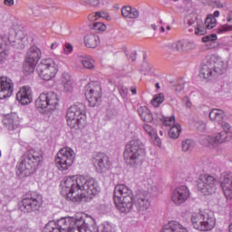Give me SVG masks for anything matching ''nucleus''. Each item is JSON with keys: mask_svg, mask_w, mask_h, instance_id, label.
Returning a JSON list of instances; mask_svg holds the SVG:
<instances>
[{"mask_svg": "<svg viewBox=\"0 0 232 232\" xmlns=\"http://www.w3.org/2000/svg\"><path fill=\"white\" fill-rule=\"evenodd\" d=\"M36 73L43 81H52L57 75V64L52 58L43 59L36 66Z\"/></svg>", "mask_w": 232, "mask_h": 232, "instance_id": "11", "label": "nucleus"}, {"mask_svg": "<svg viewBox=\"0 0 232 232\" xmlns=\"http://www.w3.org/2000/svg\"><path fill=\"white\" fill-rule=\"evenodd\" d=\"M161 232H188V228L182 227V225L177 221H171L163 227Z\"/></svg>", "mask_w": 232, "mask_h": 232, "instance_id": "27", "label": "nucleus"}, {"mask_svg": "<svg viewBox=\"0 0 232 232\" xmlns=\"http://www.w3.org/2000/svg\"><path fill=\"white\" fill-rule=\"evenodd\" d=\"M217 30V34H226V32H232V25L227 24L220 25Z\"/></svg>", "mask_w": 232, "mask_h": 232, "instance_id": "44", "label": "nucleus"}, {"mask_svg": "<svg viewBox=\"0 0 232 232\" xmlns=\"http://www.w3.org/2000/svg\"><path fill=\"white\" fill-rule=\"evenodd\" d=\"M208 60L210 61V64H212L216 75H223V73H226L227 71V63H226L220 56L212 54Z\"/></svg>", "mask_w": 232, "mask_h": 232, "instance_id": "22", "label": "nucleus"}, {"mask_svg": "<svg viewBox=\"0 0 232 232\" xmlns=\"http://www.w3.org/2000/svg\"><path fill=\"white\" fill-rule=\"evenodd\" d=\"M18 208L23 213H35L43 208V196L37 192H28L18 203Z\"/></svg>", "mask_w": 232, "mask_h": 232, "instance_id": "7", "label": "nucleus"}, {"mask_svg": "<svg viewBox=\"0 0 232 232\" xmlns=\"http://www.w3.org/2000/svg\"><path fill=\"white\" fill-rule=\"evenodd\" d=\"M182 151H191L195 148V142L192 140H186L181 144Z\"/></svg>", "mask_w": 232, "mask_h": 232, "instance_id": "39", "label": "nucleus"}, {"mask_svg": "<svg viewBox=\"0 0 232 232\" xmlns=\"http://www.w3.org/2000/svg\"><path fill=\"white\" fill-rule=\"evenodd\" d=\"M220 16V12L219 11H215L214 15L209 14L206 19H205V25L208 30H211L217 26V19L215 17H219Z\"/></svg>", "mask_w": 232, "mask_h": 232, "instance_id": "34", "label": "nucleus"}, {"mask_svg": "<svg viewBox=\"0 0 232 232\" xmlns=\"http://www.w3.org/2000/svg\"><path fill=\"white\" fill-rule=\"evenodd\" d=\"M151 28L157 30V26L155 24H151Z\"/></svg>", "mask_w": 232, "mask_h": 232, "instance_id": "60", "label": "nucleus"}, {"mask_svg": "<svg viewBox=\"0 0 232 232\" xmlns=\"http://www.w3.org/2000/svg\"><path fill=\"white\" fill-rule=\"evenodd\" d=\"M144 157H146V147L140 139L134 138L125 146L123 159L130 168H138L142 164Z\"/></svg>", "mask_w": 232, "mask_h": 232, "instance_id": "4", "label": "nucleus"}, {"mask_svg": "<svg viewBox=\"0 0 232 232\" xmlns=\"http://www.w3.org/2000/svg\"><path fill=\"white\" fill-rule=\"evenodd\" d=\"M44 158L43 152L37 151L34 149L27 150L21 157L20 163L17 165L18 171L23 177H30L34 175L41 166Z\"/></svg>", "mask_w": 232, "mask_h": 232, "instance_id": "3", "label": "nucleus"}, {"mask_svg": "<svg viewBox=\"0 0 232 232\" xmlns=\"http://www.w3.org/2000/svg\"><path fill=\"white\" fill-rule=\"evenodd\" d=\"M156 88H157L158 90H160V85L159 83H156Z\"/></svg>", "mask_w": 232, "mask_h": 232, "instance_id": "62", "label": "nucleus"}, {"mask_svg": "<svg viewBox=\"0 0 232 232\" xmlns=\"http://www.w3.org/2000/svg\"><path fill=\"white\" fill-rule=\"evenodd\" d=\"M231 21H232V12L230 14H228L227 16V22L231 23Z\"/></svg>", "mask_w": 232, "mask_h": 232, "instance_id": "54", "label": "nucleus"}, {"mask_svg": "<svg viewBox=\"0 0 232 232\" xmlns=\"http://www.w3.org/2000/svg\"><path fill=\"white\" fill-rule=\"evenodd\" d=\"M187 102H186V106L187 108H191V102L189 101V99L186 98Z\"/></svg>", "mask_w": 232, "mask_h": 232, "instance_id": "55", "label": "nucleus"}, {"mask_svg": "<svg viewBox=\"0 0 232 232\" xmlns=\"http://www.w3.org/2000/svg\"><path fill=\"white\" fill-rule=\"evenodd\" d=\"M125 53H126L127 59L132 61V63L137 60V51H131V52L127 51Z\"/></svg>", "mask_w": 232, "mask_h": 232, "instance_id": "46", "label": "nucleus"}, {"mask_svg": "<svg viewBox=\"0 0 232 232\" xmlns=\"http://www.w3.org/2000/svg\"><path fill=\"white\" fill-rule=\"evenodd\" d=\"M61 186L62 195L72 202L86 201V198H92L101 193V187L95 179L83 176L66 178Z\"/></svg>", "mask_w": 232, "mask_h": 232, "instance_id": "1", "label": "nucleus"}, {"mask_svg": "<svg viewBox=\"0 0 232 232\" xmlns=\"http://www.w3.org/2000/svg\"><path fill=\"white\" fill-rule=\"evenodd\" d=\"M113 227L110 223H103L95 227V220L92 218H62L55 221H50L43 228L42 232H112Z\"/></svg>", "mask_w": 232, "mask_h": 232, "instance_id": "2", "label": "nucleus"}, {"mask_svg": "<svg viewBox=\"0 0 232 232\" xmlns=\"http://www.w3.org/2000/svg\"><path fill=\"white\" fill-rule=\"evenodd\" d=\"M133 191L124 184L116 185L113 192V200L116 209L123 215H128L133 209Z\"/></svg>", "mask_w": 232, "mask_h": 232, "instance_id": "5", "label": "nucleus"}, {"mask_svg": "<svg viewBox=\"0 0 232 232\" xmlns=\"http://www.w3.org/2000/svg\"><path fill=\"white\" fill-rule=\"evenodd\" d=\"M229 227V231H230V232H232V224H231V225H229V227Z\"/></svg>", "mask_w": 232, "mask_h": 232, "instance_id": "63", "label": "nucleus"}, {"mask_svg": "<svg viewBox=\"0 0 232 232\" xmlns=\"http://www.w3.org/2000/svg\"><path fill=\"white\" fill-rule=\"evenodd\" d=\"M160 32H161V34H164V32H166V29L164 28V26L160 27Z\"/></svg>", "mask_w": 232, "mask_h": 232, "instance_id": "59", "label": "nucleus"}, {"mask_svg": "<svg viewBox=\"0 0 232 232\" xmlns=\"http://www.w3.org/2000/svg\"><path fill=\"white\" fill-rule=\"evenodd\" d=\"M192 226L198 231H211L215 227L217 221L213 213H198L191 217Z\"/></svg>", "mask_w": 232, "mask_h": 232, "instance_id": "10", "label": "nucleus"}, {"mask_svg": "<svg viewBox=\"0 0 232 232\" xmlns=\"http://www.w3.org/2000/svg\"><path fill=\"white\" fill-rule=\"evenodd\" d=\"M180 131H182V129L180 128L179 124H176L172 126L169 130V137L170 139H179L180 135Z\"/></svg>", "mask_w": 232, "mask_h": 232, "instance_id": "37", "label": "nucleus"}, {"mask_svg": "<svg viewBox=\"0 0 232 232\" xmlns=\"http://www.w3.org/2000/svg\"><path fill=\"white\" fill-rule=\"evenodd\" d=\"M37 8L43 9V8H44V7H43V5H37Z\"/></svg>", "mask_w": 232, "mask_h": 232, "instance_id": "61", "label": "nucleus"}, {"mask_svg": "<svg viewBox=\"0 0 232 232\" xmlns=\"http://www.w3.org/2000/svg\"><path fill=\"white\" fill-rule=\"evenodd\" d=\"M210 121H216L217 122H220L222 119H224V111L218 109H213L209 112Z\"/></svg>", "mask_w": 232, "mask_h": 232, "instance_id": "35", "label": "nucleus"}, {"mask_svg": "<svg viewBox=\"0 0 232 232\" xmlns=\"http://www.w3.org/2000/svg\"><path fill=\"white\" fill-rule=\"evenodd\" d=\"M59 104L57 93L53 92H42L35 101V108L40 113L46 115L48 111L55 110Z\"/></svg>", "mask_w": 232, "mask_h": 232, "instance_id": "8", "label": "nucleus"}, {"mask_svg": "<svg viewBox=\"0 0 232 232\" xmlns=\"http://www.w3.org/2000/svg\"><path fill=\"white\" fill-rule=\"evenodd\" d=\"M167 48L172 52H184V41L179 40L175 43H170L167 45Z\"/></svg>", "mask_w": 232, "mask_h": 232, "instance_id": "36", "label": "nucleus"}, {"mask_svg": "<svg viewBox=\"0 0 232 232\" xmlns=\"http://www.w3.org/2000/svg\"><path fill=\"white\" fill-rule=\"evenodd\" d=\"M8 42H6L5 36L0 35V64L6 59L8 55Z\"/></svg>", "mask_w": 232, "mask_h": 232, "instance_id": "30", "label": "nucleus"}, {"mask_svg": "<svg viewBox=\"0 0 232 232\" xmlns=\"http://www.w3.org/2000/svg\"><path fill=\"white\" fill-rule=\"evenodd\" d=\"M121 15L127 17V19H137L139 17V10L130 5H125L121 8Z\"/></svg>", "mask_w": 232, "mask_h": 232, "instance_id": "28", "label": "nucleus"}, {"mask_svg": "<svg viewBox=\"0 0 232 232\" xmlns=\"http://www.w3.org/2000/svg\"><path fill=\"white\" fill-rule=\"evenodd\" d=\"M95 15L102 19H108V17H110L108 13H104V12H96Z\"/></svg>", "mask_w": 232, "mask_h": 232, "instance_id": "49", "label": "nucleus"}, {"mask_svg": "<svg viewBox=\"0 0 232 232\" xmlns=\"http://www.w3.org/2000/svg\"><path fill=\"white\" fill-rule=\"evenodd\" d=\"M85 97L92 108L101 105L102 99V86L99 82L90 83L85 89Z\"/></svg>", "mask_w": 232, "mask_h": 232, "instance_id": "14", "label": "nucleus"}, {"mask_svg": "<svg viewBox=\"0 0 232 232\" xmlns=\"http://www.w3.org/2000/svg\"><path fill=\"white\" fill-rule=\"evenodd\" d=\"M14 0H4V5H5V6H14Z\"/></svg>", "mask_w": 232, "mask_h": 232, "instance_id": "53", "label": "nucleus"}, {"mask_svg": "<svg viewBox=\"0 0 232 232\" xmlns=\"http://www.w3.org/2000/svg\"><path fill=\"white\" fill-rule=\"evenodd\" d=\"M196 47L195 43L183 41V52H191V50H195Z\"/></svg>", "mask_w": 232, "mask_h": 232, "instance_id": "41", "label": "nucleus"}, {"mask_svg": "<svg viewBox=\"0 0 232 232\" xmlns=\"http://www.w3.org/2000/svg\"><path fill=\"white\" fill-rule=\"evenodd\" d=\"M197 186L203 195H213L217 191V179L213 176H203L198 179Z\"/></svg>", "mask_w": 232, "mask_h": 232, "instance_id": "18", "label": "nucleus"}, {"mask_svg": "<svg viewBox=\"0 0 232 232\" xmlns=\"http://www.w3.org/2000/svg\"><path fill=\"white\" fill-rule=\"evenodd\" d=\"M92 29L97 30L98 32H104L106 30V24L101 22H96L92 24Z\"/></svg>", "mask_w": 232, "mask_h": 232, "instance_id": "45", "label": "nucleus"}, {"mask_svg": "<svg viewBox=\"0 0 232 232\" xmlns=\"http://www.w3.org/2000/svg\"><path fill=\"white\" fill-rule=\"evenodd\" d=\"M221 126L224 131L215 134L214 136L202 135L199 137V143L207 148H217L218 144L226 142L227 133H229V130H231V125L226 121H223Z\"/></svg>", "mask_w": 232, "mask_h": 232, "instance_id": "9", "label": "nucleus"}, {"mask_svg": "<svg viewBox=\"0 0 232 232\" xmlns=\"http://www.w3.org/2000/svg\"><path fill=\"white\" fill-rule=\"evenodd\" d=\"M72 52H73V45H72L70 44H67L65 45V48H64V53H72Z\"/></svg>", "mask_w": 232, "mask_h": 232, "instance_id": "51", "label": "nucleus"}, {"mask_svg": "<svg viewBox=\"0 0 232 232\" xmlns=\"http://www.w3.org/2000/svg\"><path fill=\"white\" fill-rule=\"evenodd\" d=\"M82 64L84 66V68H87V70H93L95 66L93 65V60L90 58H85L82 61Z\"/></svg>", "mask_w": 232, "mask_h": 232, "instance_id": "42", "label": "nucleus"}, {"mask_svg": "<svg viewBox=\"0 0 232 232\" xmlns=\"http://www.w3.org/2000/svg\"><path fill=\"white\" fill-rule=\"evenodd\" d=\"M199 75L204 79H209L210 77L217 75L213 70V65L211 64L209 58L201 63Z\"/></svg>", "mask_w": 232, "mask_h": 232, "instance_id": "26", "label": "nucleus"}, {"mask_svg": "<svg viewBox=\"0 0 232 232\" xmlns=\"http://www.w3.org/2000/svg\"><path fill=\"white\" fill-rule=\"evenodd\" d=\"M5 127L9 131H14L19 128V116L16 113L8 114L3 121Z\"/></svg>", "mask_w": 232, "mask_h": 232, "instance_id": "25", "label": "nucleus"}, {"mask_svg": "<svg viewBox=\"0 0 232 232\" xmlns=\"http://www.w3.org/2000/svg\"><path fill=\"white\" fill-rule=\"evenodd\" d=\"M167 30H171V26L168 25Z\"/></svg>", "mask_w": 232, "mask_h": 232, "instance_id": "64", "label": "nucleus"}, {"mask_svg": "<svg viewBox=\"0 0 232 232\" xmlns=\"http://www.w3.org/2000/svg\"><path fill=\"white\" fill-rule=\"evenodd\" d=\"M16 101L23 104V106L30 104L32 101H34L32 88H30V86L22 87L20 91L16 93Z\"/></svg>", "mask_w": 232, "mask_h": 232, "instance_id": "24", "label": "nucleus"}, {"mask_svg": "<svg viewBox=\"0 0 232 232\" xmlns=\"http://www.w3.org/2000/svg\"><path fill=\"white\" fill-rule=\"evenodd\" d=\"M55 48H57V43L52 44L51 50H55Z\"/></svg>", "mask_w": 232, "mask_h": 232, "instance_id": "57", "label": "nucleus"}, {"mask_svg": "<svg viewBox=\"0 0 232 232\" xmlns=\"http://www.w3.org/2000/svg\"><path fill=\"white\" fill-rule=\"evenodd\" d=\"M143 130L150 137H155V135H157V130H155V129H153V127L150 124H144L143 125Z\"/></svg>", "mask_w": 232, "mask_h": 232, "instance_id": "43", "label": "nucleus"}, {"mask_svg": "<svg viewBox=\"0 0 232 232\" xmlns=\"http://www.w3.org/2000/svg\"><path fill=\"white\" fill-rule=\"evenodd\" d=\"M42 55L43 53L41 52V49L35 45H33L28 49L23 65V72L25 75H30V73L35 72V66H37V63H39Z\"/></svg>", "mask_w": 232, "mask_h": 232, "instance_id": "12", "label": "nucleus"}, {"mask_svg": "<svg viewBox=\"0 0 232 232\" xmlns=\"http://www.w3.org/2000/svg\"><path fill=\"white\" fill-rule=\"evenodd\" d=\"M87 5H91V6H98L99 0H84Z\"/></svg>", "mask_w": 232, "mask_h": 232, "instance_id": "52", "label": "nucleus"}, {"mask_svg": "<svg viewBox=\"0 0 232 232\" xmlns=\"http://www.w3.org/2000/svg\"><path fill=\"white\" fill-rule=\"evenodd\" d=\"M92 162L93 166H95L97 173H106V171H110V169L111 168L110 157L102 152L96 153L92 157Z\"/></svg>", "mask_w": 232, "mask_h": 232, "instance_id": "19", "label": "nucleus"}, {"mask_svg": "<svg viewBox=\"0 0 232 232\" xmlns=\"http://www.w3.org/2000/svg\"><path fill=\"white\" fill-rule=\"evenodd\" d=\"M75 160V152L70 147L63 148L57 153L55 164L60 171H66Z\"/></svg>", "mask_w": 232, "mask_h": 232, "instance_id": "13", "label": "nucleus"}, {"mask_svg": "<svg viewBox=\"0 0 232 232\" xmlns=\"http://www.w3.org/2000/svg\"><path fill=\"white\" fill-rule=\"evenodd\" d=\"M157 119L160 122H162L163 126H173L175 124V116L166 117L160 115Z\"/></svg>", "mask_w": 232, "mask_h": 232, "instance_id": "38", "label": "nucleus"}, {"mask_svg": "<svg viewBox=\"0 0 232 232\" xmlns=\"http://www.w3.org/2000/svg\"><path fill=\"white\" fill-rule=\"evenodd\" d=\"M155 142L157 143V146H160V139L156 138Z\"/></svg>", "mask_w": 232, "mask_h": 232, "instance_id": "58", "label": "nucleus"}, {"mask_svg": "<svg viewBox=\"0 0 232 232\" xmlns=\"http://www.w3.org/2000/svg\"><path fill=\"white\" fill-rule=\"evenodd\" d=\"M120 95H121V97H126V95H128V87L121 86L120 89Z\"/></svg>", "mask_w": 232, "mask_h": 232, "instance_id": "50", "label": "nucleus"}, {"mask_svg": "<svg viewBox=\"0 0 232 232\" xmlns=\"http://www.w3.org/2000/svg\"><path fill=\"white\" fill-rule=\"evenodd\" d=\"M62 82L64 92H72L73 90V81H72V76L68 72L62 74Z\"/></svg>", "mask_w": 232, "mask_h": 232, "instance_id": "33", "label": "nucleus"}, {"mask_svg": "<svg viewBox=\"0 0 232 232\" xmlns=\"http://www.w3.org/2000/svg\"><path fill=\"white\" fill-rule=\"evenodd\" d=\"M158 191L157 186H150L149 191H140L134 197V204L138 211H147L150 209L151 206V202L150 201V193H156Z\"/></svg>", "mask_w": 232, "mask_h": 232, "instance_id": "17", "label": "nucleus"}, {"mask_svg": "<svg viewBox=\"0 0 232 232\" xmlns=\"http://www.w3.org/2000/svg\"><path fill=\"white\" fill-rule=\"evenodd\" d=\"M217 39V34H211L202 37L203 43H207V46L209 50H213V48H217V46H218Z\"/></svg>", "mask_w": 232, "mask_h": 232, "instance_id": "32", "label": "nucleus"}, {"mask_svg": "<svg viewBox=\"0 0 232 232\" xmlns=\"http://www.w3.org/2000/svg\"><path fill=\"white\" fill-rule=\"evenodd\" d=\"M185 24L188 26H192L193 29H189V32H194L196 35H206L208 33L206 22L202 21V18H198L197 13L188 14L185 17Z\"/></svg>", "mask_w": 232, "mask_h": 232, "instance_id": "15", "label": "nucleus"}, {"mask_svg": "<svg viewBox=\"0 0 232 232\" xmlns=\"http://www.w3.org/2000/svg\"><path fill=\"white\" fill-rule=\"evenodd\" d=\"M195 128H197L198 131H205L206 123L203 122L202 121H198L195 122Z\"/></svg>", "mask_w": 232, "mask_h": 232, "instance_id": "48", "label": "nucleus"}, {"mask_svg": "<svg viewBox=\"0 0 232 232\" xmlns=\"http://www.w3.org/2000/svg\"><path fill=\"white\" fill-rule=\"evenodd\" d=\"M220 184L227 198H232V173H222L220 177Z\"/></svg>", "mask_w": 232, "mask_h": 232, "instance_id": "23", "label": "nucleus"}, {"mask_svg": "<svg viewBox=\"0 0 232 232\" xmlns=\"http://www.w3.org/2000/svg\"><path fill=\"white\" fill-rule=\"evenodd\" d=\"M138 113L144 122H153V114H151V111H150L148 107H140L138 109Z\"/></svg>", "mask_w": 232, "mask_h": 232, "instance_id": "31", "label": "nucleus"}, {"mask_svg": "<svg viewBox=\"0 0 232 232\" xmlns=\"http://www.w3.org/2000/svg\"><path fill=\"white\" fill-rule=\"evenodd\" d=\"M66 122L71 130H84L86 128V105L77 102L67 110Z\"/></svg>", "mask_w": 232, "mask_h": 232, "instance_id": "6", "label": "nucleus"}, {"mask_svg": "<svg viewBox=\"0 0 232 232\" xmlns=\"http://www.w3.org/2000/svg\"><path fill=\"white\" fill-rule=\"evenodd\" d=\"M130 92H131L132 95H137V89L136 88L131 87Z\"/></svg>", "mask_w": 232, "mask_h": 232, "instance_id": "56", "label": "nucleus"}, {"mask_svg": "<svg viewBox=\"0 0 232 232\" xmlns=\"http://www.w3.org/2000/svg\"><path fill=\"white\" fill-rule=\"evenodd\" d=\"M83 41L86 48H97L99 46V36L97 34H87L84 36Z\"/></svg>", "mask_w": 232, "mask_h": 232, "instance_id": "29", "label": "nucleus"}, {"mask_svg": "<svg viewBox=\"0 0 232 232\" xmlns=\"http://www.w3.org/2000/svg\"><path fill=\"white\" fill-rule=\"evenodd\" d=\"M9 44L16 50H24L28 46V36L22 31L15 32V29H10L8 37L5 36Z\"/></svg>", "mask_w": 232, "mask_h": 232, "instance_id": "16", "label": "nucleus"}, {"mask_svg": "<svg viewBox=\"0 0 232 232\" xmlns=\"http://www.w3.org/2000/svg\"><path fill=\"white\" fill-rule=\"evenodd\" d=\"M164 102V94L160 93L157 94L152 100H151V104L154 106V108H159L160 104Z\"/></svg>", "mask_w": 232, "mask_h": 232, "instance_id": "40", "label": "nucleus"}, {"mask_svg": "<svg viewBox=\"0 0 232 232\" xmlns=\"http://www.w3.org/2000/svg\"><path fill=\"white\" fill-rule=\"evenodd\" d=\"M189 188L186 186L182 185L174 189L171 195V202L175 204V206H182L185 202L189 198Z\"/></svg>", "mask_w": 232, "mask_h": 232, "instance_id": "20", "label": "nucleus"}, {"mask_svg": "<svg viewBox=\"0 0 232 232\" xmlns=\"http://www.w3.org/2000/svg\"><path fill=\"white\" fill-rule=\"evenodd\" d=\"M175 92H182L184 90V80L180 79L177 82L175 88Z\"/></svg>", "mask_w": 232, "mask_h": 232, "instance_id": "47", "label": "nucleus"}, {"mask_svg": "<svg viewBox=\"0 0 232 232\" xmlns=\"http://www.w3.org/2000/svg\"><path fill=\"white\" fill-rule=\"evenodd\" d=\"M14 93V82L7 76L0 77V100L8 99Z\"/></svg>", "mask_w": 232, "mask_h": 232, "instance_id": "21", "label": "nucleus"}]
</instances>
